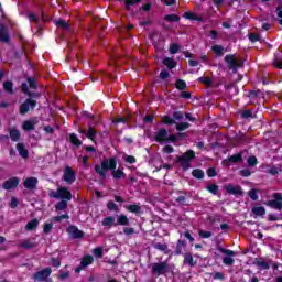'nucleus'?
I'll use <instances>...</instances> for the list:
<instances>
[{"mask_svg": "<svg viewBox=\"0 0 282 282\" xmlns=\"http://www.w3.org/2000/svg\"><path fill=\"white\" fill-rule=\"evenodd\" d=\"M28 83H29L31 89H36V88H37L36 78H34V77H29V78H28Z\"/></svg>", "mask_w": 282, "mask_h": 282, "instance_id": "nucleus-63", "label": "nucleus"}, {"mask_svg": "<svg viewBox=\"0 0 282 282\" xmlns=\"http://www.w3.org/2000/svg\"><path fill=\"white\" fill-rule=\"evenodd\" d=\"M101 226L111 228V226H118V224H116V217L113 216H108L106 218H104V220L101 221Z\"/></svg>", "mask_w": 282, "mask_h": 282, "instance_id": "nucleus-22", "label": "nucleus"}, {"mask_svg": "<svg viewBox=\"0 0 282 282\" xmlns=\"http://www.w3.org/2000/svg\"><path fill=\"white\" fill-rule=\"evenodd\" d=\"M248 196L250 197V199H252V202H257V199H259V195H257V189H250L248 192Z\"/></svg>", "mask_w": 282, "mask_h": 282, "instance_id": "nucleus-56", "label": "nucleus"}, {"mask_svg": "<svg viewBox=\"0 0 282 282\" xmlns=\"http://www.w3.org/2000/svg\"><path fill=\"white\" fill-rule=\"evenodd\" d=\"M224 46L221 45H214L212 46V51L214 54H216V56H224Z\"/></svg>", "mask_w": 282, "mask_h": 282, "instance_id": "nucleus-35", "label": "nucleus"}, {"mask_svg": "<svg viewBox=\"0 0 282 282\" xmlns=\"http://www.w3.org/2000/svg\"><path fill=\"white\" fill-rule=\"evenodd\" d=\"M173 120H174V122H175V120H177L178 122H182V120H184V112L174 111L173 112Z\"/></svg>", "mask_w": 282, "mask_h": 282, "instance_id": "nucleus-46", "label": "nucleus"}, {"mask_svg": "<svg viewBox=\"0 0 282 282\" xmlns=\"http://www.w3.org/2000/svg\"><path fill=\"white\" fill-rule=\"evenodd\" d=\"M184 246H186V242L184 240H178L174 254H182V248H184Z\"/></svg>", "mask_w": 282, "mask_h": 282, "instance_id": "nucleus-41", "label": "nucleus"}, {"mask_svg": "<svg viewBox=\"0 0 282 282\" xmlns=\"http://www.w3.org/2000/svg\"><path fill=\"white\" fill-rule=\"evenodd\" d=\"M188 127H191V123L181 122V123L176 124V131H186V129H188Z\"/></svg>", "mask_w": 282, "mask_h": 282, "instance_id": "nucleus-49", "label": "nucleus"}, {"mask_svg": "<svg viewBox=\"0 0 282 282\" xmlns=\"http://www.w3.org/2000/svg\"><path fill=\"white\" fill-rule=\"evenodd\" d=\"M52 228H54V225L52 223L44 224V227H43L44 235H50V232H52Z\"/></svg>", "mask_w": 282, "mask_h": 282, "instance_id": "nucleus-51", "label": "nucleus"}, {"mask_svg": "<svg viewBox=\"0 0 282 282\" xmlns=\"http://www.w3.org/2000/svg\"><path fill=\"white\" fill-rule=\"evenodd\" d=\"M9 138L12 140V142H19V140H21V132L14 128L10 129Z\"/></svg>", "mask_w": 282, "mask_h": 282, "instance_id": "nucleus-23", "label": "nucleus"}, {"mask_svg": "<svg viewBox=\"0 0 282 282\" xmlns=\"http://www.w3.org/2000/svg\"><path fill=\"white\" fill-rule=\"evenodd\" d=\"M167 272H171L169 268V262L163 261L152 264V274H155L156 276H162V274H166Z\"/></svg>", "mask_w": 282, "mask_h": 282, "instance_id": "nucleus-6", "label": "nucleus"}, {"mask_svg": "<svg viewBox=\"0 0 282 282\" xmlns=\"http://www.w3.org/2000/svg\"><path fill=\"white\" fill-rule=\"evenodd\" d=\"M281 171V167L279 166H271V169L268 170V173H270V175H279V172Z\"/></svg>", "mask_w": 282, "mask_h": 282, "instance_id": "nucleus-60", "label": "nucleus"}, {"mask_svg": "<svg viewBox=\"0 0 282 282\" xmlns=\"http://www.w3.org/2000/svg\"><path fill=\"white\" fill-rule=\"evenodd\" d=\"M39 227V219L34 218L25 225V230L32 231Z\"/></svg>", "mask_w": 282, "mask_h": 282, "instance_id": "nucleus-28", "label": "nucleus"}, {"mask_svg": "<svg viewBox=\"0 0 282 282\" xmlns=\"http://www.w3.org/2000/svg\"><path fill=\"white\" fill-rule=\"evenodd\" d=\"M162 122L164 124H169L171 127V126L175 124V119L171 118L170 116H163Z\"/></svg>", "mask_w": 282, "mask_h": 282, "instance_id": "nucleus-45", "label": "nucleus"}, {"mask_svg": "<svg viewBox=\"0 0 282 282\" xmlns=\"http://www.w3.org/2000/svg\"><path fill=\"white\" fill-rule=\"evenodd\" d=\"M3 89L7 94H14V84L10 80L3 83Z\"/></svg>", "mask_w": 282, "mask_h": 282, "instance_id": "nucleus-29", "label": "nucleus"}, {"mask_svg": "<svg viewBox=\"0 0 282 282\" xmlns=\"http://www.w3.org/2000/svg\"><path fill=\"white\" fill-rule=\"evenodd\" d=\"M225 63H227V67L232 72V74H237V69L243 67L242 59L236 58L232 54L225 56Z\"/></svg>", "mask_w": 282, "mask_h": 282, "instance_id": "nucleus-4", "label": "nucleus"}, {"mask_svg": "<svg viewBox=\"0 0 282 282\" xmlns=\"http://www.w3.org/2000/svg\"><path fill=\"white\" fill-rule=\"evenodd\" d=\"M164 21H167L169 23H180V15L167 14L164 17Z\"/></svg>", "mask_w": 282, "mask_h": 282, "instance_id": "nucleus-32", "label": "nucleus"}, {"mask_svg": "<svg viewBox=\"0 0 282 282\" xmlns=\"http://www.w3.org/2000/svg\"><path fill=\"white\" fill-rule=\"evenodd\" d=\"M251 213L256 215V217H263L265 215V207L263 206H258L251 208Z\"/></svg>", "mask_w": 282, "mask_h": 282, "instance_id": "nucleus-26", "label": "nucleus"}, {"mask_svg": "<svg viewBox=\"0 0 282 282\" xmlns=\"http://www.w3.org/2000/svg\"><path fill=\"white\" fill-rule=\"evenodd\" d=\"M156 52H164V40H159L154 43Z\"/></svg>", "mask_w": 282, "mask_h": 282, "instance_id": "nucleus-47", "label": "nucleus"}, {"mask_svg": "<svg viewBox=\"0 0 282 282\" xmlns=\"http://www.w3.org/2000/svg\"><path fill=\"white\" fill-rule=\"evenodd\" d=\"M193 160H195V151L188 150L181 156H176V162L181 164L183 171H188L191 169V164H193Z\"/></svg>", "mask_w": 282, "mask_h": 282, "instance_id": "nucleus-3", "label": "nucleus"}, {"mask_svg": "<svg viewBox=\"0 0 282 282\" xmlns=\"http://www.w3.org/2000/svg\"><path fill=\"white\" fill-rule=\"evenodd\" d=\"M273 65L278 68V69H282V57L279 55H275V58L273 61Z\"/></svg>", "mask_w": 282, "mask_h": 282, "instance_id": "nucleus-52", "label": "nucleus"}, {"mask_svg": "<svg viewBox=\"0 0 282 282\" xmlns=\"http://www.w3.org/2000/svg\"><path fill=\"white\" fill-rule=\"evenodd\" d=\"M39 124V117H33L30 120H25L22 124L23 131H34Z\"/></svg>", "mask_w": 282, "mask_h": 282, "instance_id": "nucleus-13", "label": "nucleus"}, {"mask_svg": "<svg viewBox=\"0 0 282 282\" xmlns=\"http://www.w3.org/2000/svg\"><path fill=\"white\" fill-rule=\"evenodd\" d=\"M261 96H263V93H261V90L249 91V98H261Z\"/></svg>", "mask_w": 282, "mask_h": 282, "instance_id": "nucleus-53", "label": "nucleus"}, {"mask_svg": "<svg viewBox=\"0 0 282 282\" xmlns=\"http://www.w3.org/2000/svg\"><path fill=\"white\" fill-rule=\"evenodd\" d=\"M198 235L202 239H210V237H213V232L206 230H199Z\"/></svg>", "mask_w": 282, "mask_h": 282, "instance_id": "nucleus-48", "label": "nucleus"}, {"mask_svg": "<svg viewBox=\"0 0 282 282\" xmlns=\"http://www.w3.org/2000/svg\"><path fill=\"white\" fill-rule=\"evenodd\" d=\"M238 142L240 144H249L250 138L246 137L245 134H240V135H238Z\"/></svg>", "mask_w": 282, "mask_h": 282, "instance_id": "nucleus-54", "label": "nucleus"}, {"mask_svg": "<svg viewBox=\"0 0 282 282\" xmlns=\"http://www.w3.org/2000/svg\"><path fill=\"white\" fill-rule=\"evenodd\" d=\"M17 151L19 152V155L23 158V160H28L30 158V151L25 149V143H18L17 144Z\"/></svg>", "mask_w": 282, "mask_h": 282, "instance_id": "nucleus-17", "label": "nucleus"}, {"mask_svg": "<svg viewBox=\"0 0 282 282\" xmlns=\"http://www.w3.org/2000/svg\"><path fill=\"white\" fill-rule=\"evenodd\" d=\"M184 263L191 265V268L195 265V261L193 260V253L187 252L184 254Z\"/></svg>", "mask_w": 282, "mask_h": 282, "instance_id": "nucleus-31", "label": "nucleus"}, {"mask_svg": "<svg viewBox=\"0 0 282 282\" xmlns=\"http://www.w3.org/2000/svg\"><path fill=\"white\" fill-rule=\"evenodd\" d=\"M253 265H257L260 270H270V262H267L263 258H256Z\"/></svg>", "mask_w": 282, "mask_h": 282, "instance_id": "nucleus-19", "label": "nucleus"}, {"mask_svg": "<svg viewBox=\"0 0 282 282\" xmlns=\"http://www.w3.org/2000/svg\"><path fill=\"white\" fill-rule=\"evenodd\" d=\"M182 135H184V133H178L177 135L169 134L167 135V142L170 141V142L175 143V142H177V138H182Z\"/></svg>", "mask_w": 282, "mask_h": 282, "instance_id": "nucleus-58", "label": "nucleus"}, {"mask_svg": "<svg viewBox=\"0 0 282 282\" xmlns=\"http://www.w3.org/2000/svg\"><path fill=\"white\" fill-rule=\"evenodd\" d=\"M180 52V44L173 43L170 45V54H177Z\"/></svg>", "mask_w": 282, "mask_h": 282, "instance_id": "nucleus-55", "label": "nucleus"}, {"mask_svg": "<svg viewBox=\"0 0 282 282\" xmlns=\"http://www.w3.org/2000/svg\"><path fill=\"white\" fill-rule=\"evenodd\" d=\"M138 3H142V0H126L124 6L126 10H131V6H138Z\"/></svg>", "mask_w": 282, "mask_h": 282, "instance_id": "nucleus-39", "label": "nucleus"}, {"mask_svg": "<svg viewBox=\"0 0 282 282\" xmlns=\"http://www.w3.org/2000/svg\"><path fill=\"white\" fill-rule=\"evenodd\" d=\"M117 226H129L130 221L127 215L121 214L117 217Z\"/></svg>", "mask_w": 282, "mask_h": 282, "instance_id": "nucleus-25", "label": "nucleus"}, {"mask_svg": "<svg viewBox=\"0 0 282 282\" xmlns=\"http://www.w3.org/2000/svg\"><path fill=\"white\" fill-rule=\"evenodd\" d=\"M108 210H113L115 213H118L120 208L118 207V204L113 203V200H109L107 203Z\"/></svg>", "mask_w": 282, "mask_h": 282, "instance_id": "nucleus-43", "label": "nucleus"}, {"mask_svg": "<svg viewBox=\"0 0 282 282\" xmlns=\"http://www.w3.org/2000/svg\"><path fill=\"white\" fill-rule=\"evenodd\" d=\"M79 133H82V135H86V138H88V140H91L93 142H95L96 141V134L98 132L94 129V126L91 123H89L88 124V130L79 129Z\"/></svg>", "mask_w": 282, "mask_h": 282, "instance_id": "nucleus-14", "label": "nucleus"}, {"mask_svg": "<svg viewBox=\"0 0 282 282\" xmlns=\"http://www.w3.org/2000/svg\"><path fill=\"white\" fill-rule=\"evenodd\" d=\"M63 219H69V214H64L61 216H55L51 219V221H54L55 224H58L61 221H63Z\"/></svg>", "mask_w": 282, "mask_h": 282, "instance_id": "nucleus-44", "label": "nucleus"}, {"mask_svg": "<svg viewBox=\"0 0 282 282\" xmlns=\"http://www.w3.org/2000/svg\"><path fill=\"white\" fill-rule=\"evenodd\" d=\"M276 15L279 17V24L282 25V2L275 9Z\"/></svg>", "mask_w": 282, "mask_h": 282, "instance_id": "nucleus-59", "label": "nucleus"}, {"mask_svg": "<svg viewBox=\"0 0 282 282\" xmlns=\"http://www.w3.org/2000/svg\"><path fill=\"white\" fill-rule=\"evenodd\" d=\"M124 208L129 210V213H134L135 215L140 214V210H142L140 205H126Z\"/></svg>", "mask_w": 282, "mask_h": 282, "instance_id": "nucleus-33", "label": "nucleus"}, {"mask_svg": "<svg viewBox=\"0 0 282 282\" xmlns=\"http://www.w3.org/2000/svg\"><path fill=\"white\" fill-rule=\"evenodd\" d=\"M163 65H165V67H167V69H175V67H177V62H175V59H173L171 57H165L163 59Z\"/></svg>", "mask_w": 282, "mask_h": 282, "instance_id": "nucleus-24", "label": "nucleus"}, {"mask_svg": "<svg viewBox=\"0 0 282 282\" xmlns=\"http://www.w3.org/2000/svg\"><path fill=\"white\" fill-rule=\"evenodd\" d=\"M272 197H273V199L268 200L265 203V206H269L270 208H274V210H282V195H281V193H273Z\"/></svg>", "mask_w": 282, "mask_h": 282, "instance_id": "nucleus-7", "label": "nucleus"}, {"mask_svg": "<svg viewBox=\"0 0 282 282\" xmlns=\"http://www.w3.org/2000/svg\"><path fill=\"white\" fill-rule=\"evenodd\" d=\"M93 263H94V257L91 256H85L80 261L82 268H87V265H91Z\"/></svg>", "mask_w": 282, "mask_h": 282, "instance_id": "nucleus-27", "label": "nucleus"}, {"mask_svg": "<svg viewBox=\"0 0 282 282\" xmlns=\"http://www.w3.org/2000/svg\"><path fill=\"white\" fill-rule=\"evenodd\" d=\"M67 206H69V200H61L56 203L55 210H67Z\"/></svg>", "mask_w": 282, "mask_h": 282, "instance_id": "nucleus-30", "label": "nucleus"}, {"mask_svg": "<svg viewBox=\"0 0 282 282\" xmlns=\"http://www.w3.org/2000/svg\"><path fill=\"white\" fill-rule=\"evenodd\" d=\"M94 254H95V257H97V259H102V248H100V247H98V248H95L94 249Z\"/></svg>", "mask_w": 282, "mask_h": 282, "instance_id": "nucleus-64", "label": "nucleus"}, {"mask_svg": "<svg viewBox=\"0 0 282 282\" xmlns=\"http://www.w3.org/2000/svg\"><path fill=\"white\" fill-rule=\"evenodd\" d=\"M247 162L249 166H257V164L259 163V161H257V156L254 155L249 156Z\"/></svg>", "mask_w": 282, "mask_h": 282, "instance_id": "nucleus-62", "label": "nucleus"}, {"mask_svg": "<svg viewBox=\"0 0 282 282\" xmlns=\"http://www.w3.org/2000/svg\"><path fill=\"white\" fill-rule=\"evenodd\" d=\"M156 142H169V131L166 129L161 128L155 138Z\"/></svg>", "mask_w": 282, "mask_h": 282, "instance_id": "nucleus-18", "label": "nucleus"}, {"mask_svg": "<svg viewBox=\"0 0 282 282\" xmlns=\"http://www.w3.org/2000/svg\"><path fill=\"white\" fill-rule=\"evenodd\" d=\"M11 36L8 32V28L3 24H0V43H10Z\"/></svg>", "mask_w": 282, "mask_h": 282, "instance_id": "nucleus-16", "label": "nucleus"}, {"mask_svg": "<svg viewBox=\"0 0 282 282\" xmlns=\"http://www.w3.org/2000/svg\"><path fill=\"white\" fill-rule=\"evenodd\" d=\"M192 175L193 177H195L196 180H204V171L200 169H195L192 171Z\"/></svg>", "mask_w": 282, "mask_h": 282, "instance_id": "nucleus-36", "label": "nucleus"}, {"mask_svg": "<svg viewBox=\"0 0 282 282\" xmlns=\"http://www.w3.org/2000/svg\"><path fill=\"white\" fill-rule=\"evenodd\" d=\"M118 161L116 158L105 159L100 165H95V172L99 175L100 180H107V171H111L113 180H122L127 177V174L121 169L116 170Z\"/></svg>", "mask_w": 282, "mask_h": 282, "instance_id": "nucleus-1", "label": "nucleus"}, {"mask_svg": "<svg viewBox=\"0 0 282 282\" xmlns=\"http://www.w3.org/2000/svg\"><path fill=\"white\" fill-rule=\"evenodd\" d=\"M224 191H226L228 195H235V197H243V189L240 185L227 184L224 186Z\"/></svg>", "mask_w": 282, "mask_h": 282, "instance_id": "nucleus-8", "label": "nucleus"}, {"mask_svg": "<svg viewBox=\"0 0 282 282\" xmlns=\"http://www.w3.org/2000/svg\"><path fill=\"white\" fill-rule=\"evenodd\" d=\"M223 263L225 265H232L235 263V259H232V256H229V257H225L223 259Z\"/></svg>", "mask_w": 282, "mask_h": 282, "instance_id": "nucleus-61", "label": "nucleus"}, {"mask_svg": "<svg viewBox=\"0 0 282 282\" xmlns=\"http://www.w3.org/2000/svg\"><path fill=\"white\" fill-rule=\"evenodd\" d=\"M19 184H21V178L13 176L4 181V183L2 184V188L4 191H14L15 188H18Z\"/></svg>", "mask_w": 282, "mask_h": 282, "instance_id": "nucleus-9", "label": "nucleus"}, {"mask_svg": "<svg viewBox=\"0 0 282 282\" xmlns=\"http://www.w3.org/2000/svg\"><path fill=\"white\" fill-rule=\"evenodd\" d=\"M175 87L176 89H178L180 91H184V89H186V82H184V79H178L175 83Z\"/></svg>", "mask_w": 282, "mask_h": 282, "instance_id": "nucleus-42", "label": "nucleus"}, {"mask_svg": "<svg viewBox=\"0 0 282 282\" xmlns=\"http://www.w3.org/2000/svg\"><path fill=\"white\" fill-rule=\"evenodd\" d=\"M26 96L29 97V98H26V100H39V98H41V93L29 90Z\"/></svg>", "mask_w": 282, "mask_h": 282, "instance_id": "nucleus-40", "label": "nucleus"}, {"mask_svg": "<svg viewBox=\"0 0 282 282\" xmlns=\"http://www.w3.org/2000/svg\"><path fill=\"white\" fill-rule=\"evenodd\" d=\"M159 78L161 80H166V78H171V74L169 73V70L163 69V70H161Z\"/></svg>", "mask_w": 282, "mask_h": 282, "instance_id": "nucleus-57", "label": "nucleus"}, {"mask_svg": "<svg viewBox=\"0 0 282 282\" xmlns=\"http://www.w3.org/2000/svg\"><path fill=\"white\" fill-rule=\"evenodd\" d=\"M242 160H243V156L241 155V153L234 154L228 158V162H231L232 164H236L237 162H241Z\"/></svg>", "mask_w": 282, "mask_h": 282, "instance_id": "nucleus-37", "label": "nucleus"}, {"mask_svg": "<svg viewBox=\"0 0 282 282\" xmlns=\"http://www.w3.org/2000/svg\"><path fill=\"white\" fill-rule=\"evenodd\" d=\"M36 105H39V102L35 99H25L20 106V115L25 116V113L34 111V109H36Z\"/></svg>", "mask_w": 282, "mask_h": 282, "instance_id": "nucleus-5", "label": "nucleus"}, {"mask_svg": "<svg viewBox=\"0 0 282 282\" xmlns=\"http://www.w3.org/2000/svg\"><path fill=\"white\" fill-rule=\"evenodd\" d=\"M207 191L209 193H212L213 195H217V193H219V186H217L215 184H210L207 186Z\"/></svg>", "mask_w": 282, "mask_h": 282, "instance_id": "nucleus-50", "label": "nucleus"}, {"mask_svg": "<svg viewBox=\"0 0 282 282\" xmlns=\"http://www.w3.org/2000/svg\"><path fill=\"white\" fill-rule=\"evenodd\" d=\"M39 184V178L31 176L28 177L24 183L23 186L24 188H26L28 191H36V186Z\"/></svg>", "mask_w": 282, "mask_h": 282, "instance_id": "nucleus-15", "label": "nucleus"}, {"mask_svg": "<svg viewBox=\"0 0 282 282\" xmlns=\"http://www.w3.org/2000/svg\"><path fill=\"white\" fill-rule=\"evenodd\" d=\"M51 199H61L64 202H72V192L67 187H59L57 191L51 189L48 192Z\"/></svg>", "mask_w": 282, "mask_h": 282, "instance_id": "nucleus-2", "label": "nucleus"}, {"mask_svg": "<svg viewBox=\"0 0 282 282\" xmlns=\"http://www.w3.org/2000/svg\"><path fill=\"white\" fill-rule=\"evenodd\" d=\"M55 25L57 28H61L62 30H69V23H67V21L59 19L55 22Z\"/></svg>", "mask_w": 282, "mask_h": 282, "instance_id": "nucleus-34", "label": "nucleus"}, {"mask_svg": "<svg viewBox=\"0 0 282 282\" xmlns=\"http://www.w3.org/2000/svg\"><path fill=\"white\" fill-rule=\"evenodd\" d=\"M19 247L24 248V250H32V248H36V243H34L32 239L28 238L22 240Z\"/></svg>", "mask_w": 282, "mask_h": 282, "instance_id": "nucleus-20", "label": "nucleus"}, {"mask_svg": "<svg viewBox=\"0 0 282 282\" xmlns=\"http://www.w3.org/2000/svg\"><path fill=\"white\" fill-rule=\"evenodd\" d=\"M64 182L67 184H74L76 182V172L67 165L64 170V176H63Z\"/></svg>", "mask_w": 282, "mask_h": 282, "instance_id": "nucleus-10", "label": "nucleus"}, {"mask_svg": "<svg viewBox=\"0 0 282 282\" xmlns=\"http://www.w3.org/2000/svg\"><path fill=\"white\" fill-rule=\"evenodd\" d=\"M153 248H155V250H160V252H164V254H171V250L166 243L156 242L153 243Z\"/></svg>", "mask_w": 282, "mask_h": 282, "instance_id": "nucleus-21", "label": "nucleus"}, {"mask_svg": "<svg viewBox=\"0 0 282 282\" xmlns=\"http://www.w3.org/2000/svg\"><path fill=\"white\" fill-rule=\"evenodd\" d=\"M50 274H52V269L45 268L41 271L35 272L33 274V279H34V281H39V282L45 281L50 276Z\"/></svg>", "mask_w": 282, "mask_h": 282, "instance_id": "nucleus-12", "label": "nucleus"}, {"mask_svg": "<svg viewBox=\"0 0 282 282\" xmlns=\"http://www.w3.org/2000/svg\"><path fill=\"white\" fill-rule=\"evenodd\" d=\"M66 232L69 234L72 239H83V237H85V232L74 225L66 228Z\"/></svg>", "mask_w": 282, "mask_h": 282, "instance_id": "nucleus-11", "label": "nucleus"}, {"mask_svg": "<svg viewBox=\"0 0 282 282\" xmlns=\"http://www.w3.org/2000/svg\"><path fill=\"white\" fill-rule=\"evenodd\" d=\"M69 138H70L72 144H74L75 147H80L83 144V141L78 139V135H76V133H72Z\"/></svg>", "mask_w": 282, "mask_h": 282, "instance_id": "nucleus-38", "label": "nucleus"}]
</instances>
